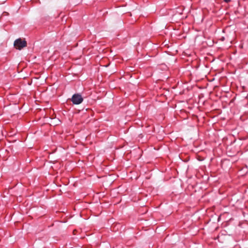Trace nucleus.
<instances>
[{
  "label": "nucleus",
  "instance_id": "nucleus-1",
  "mask_svg": "<svg viewBox=\"0 0 248 248\" xmlns=\"http://www.w3.org/2000/svg\"><path fill=\"white\" fill-rule=\"evenodd\" d=\"M83 99L79 93L74 94L71 98V101L74 104L78 105L82 102Z\"/></svg>",
  "mask_w": 248,
  "mask_h": 248
},
{
  "label": "nucleus",
  "instance_id": "nucleus-2",
  "mask_svg": "<svg viewBox=\"0 0 248 248\" xmlns=\"http://www.w3.org/2000/svg\"><path fill=\"white\" fill-rule=\"evenodd\" d=\"M26 46V41L25 40H22L21 39H16L14 42V46L15 47L19 50L25 47Z\"/></svg>",
  "mask_w": 248,
  "mask_h": 248
},
{
  "label": "nucleus",
  "instance_id": "nucleus-3",
  "mask_svg": "<svg viewBox=\"0 0 248 248\" xmlns=\"http://www.w3.org/2000/svg\"><path fill=\"white\" fill-rule=\"evenodd\" d=\"M231 0H224V1L225 2H227V3H228Z\"/></svg>",
  "mask_w": 248,
  "mask_h": 248
}]
</instances>
